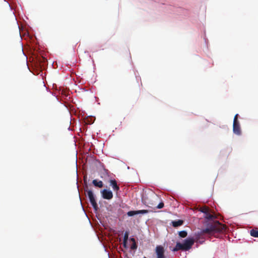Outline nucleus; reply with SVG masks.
I'll return each mask as SVG.
<instances>
[{"mask_svg":"<svg viewBox=\"0 0 258 258\" xmlns=\"http://www.w3.org/2000/svg\"><path fill=\"white\" fill-rule=\"evenodd\" d=\"M123 245L124 248H127V241H123Z\"/></svg>","mask_w":258,"mask_h":258,"instance_id":"nucleus-19","label":"nucleus"},{"mask_svg":"<svg viewBox=\"0 0 258 258\" xmlns=\"http://www.w3.org/2000/svg\"><path fill=\"white\" fill-rule=\"evenodd\" d=\"M137 247H138V246L137 245L136 242H133L131 246V248L132 249L135 250L137 248Z\"/></svg>","mask_w":258,"mask_h":258,"instance_id":"nucleus-18","label":"nucleus"},{"mask_svg":"<svg viewBox=\"0 0 258 258\" xmlns=\"http://www.w3.org/2000/svg\"><path fill=\"white\" fill-rule=\"evenodd\" d=\"M142 200L145 205L153 208L157 205L159 197L154 192L151 190L143 194Z\"/></svg>","mask_w":258,"mask_h":258,"instance_id":"nucleus-2","label":"nucleus"},{"mask_svg":"<svg viewBox=\"0 0 258 258\" xmlns=\"http://www.w3.org/2000/svg\"><path fill=\"white\" fill-rule=\"evenodd\" d=\"M205 214V218L208 220H212L215 218V217L213 215H212L209 213V211Z\"/></svg>","mask_w":258,"mask_h":258,"instance_id":"nucleus-13","label":"nucleus"},{"mask_svg":"<svg viewBox=\"0 0 258 258\" xmlns=\"http://www.w3.org/2000/svg\"><path fill=\"white\" fill-rule=\"evenodd\" d=\"M157 258H166L164 255L165 250L162 245H157L155 248Z\"/></svg>","mask_w":258,"mask_h":258,"instance_id":"nucleus-6","label":"nucleus"},{"mask_svg":"<svg viewBox=\"0 0 258 258\" xmlns=\"http://www.w3.org/2000/svg\"><path fill=\"white\" fill-rule=\"evenodd\" d=\"M187 233L185 231H181L179 232V235L182 238L185 237L187 236Z\"/></svg>","mask_w":258,"mask_h":258,"instance_id":"nucleus-15","label":"nucleus"},{"mask_svg":"<svg viewBox=\"0 0 258 258\" xmlns=\"http://www.w3.org/2000/svg\"><path fill=\"white\" fill-rule=\"evenodd\" d=\"M250 234L254 237H258V229H252L250 231Z\"/></svg>","mask_w":258,"mask_h":258,"instance_id":"nucleus-12","label":"nucleus"},{"mask_svg":"<svg viewBox=\"0 0 258 258\" xmlns=\"http://www.w3.org/2000/svg\"><path fill=\"white\" fill-rule=\"evenodd\" d=\"M92 183L95 186L98 187L99 188H101L103 186V182L101 180L98 181L96 179H94L92 181Z\"/></svg>","mask_w":258,"mask_h":258,"instance_id":"nucleus-10","label":"nucleus"},{"mask_svg":"<svg viewBox=\"0 0 258 258\" xmlns=\"http://www.w3.org/2000/svg\"><path fill=\"white\" fill-rule=\"evenodd\" d=\"M225 228L224 225L221 224L218 221H213L207 225V227L200 232V235L208 234L213 235L216 233L222 232Z\"/></svg>","mask_w":258,"mask_h":258,"instance_id":"nucleus-1","label":"nucleus"},{"mask_svg":"<svg viewBox=\"0 0 258 258\" xmlns=\"http://www.w3.org/2000/svg\"><path fill=\"white\" fill-rule=\"evenodd\" d=\"M129 232L125 231L124 234L123 241H127L128 238Z\"/></svg>","mask_w":258,"mask_h":258,"instance_id":"nucleus-16","label":"nucleus"},{"mask_svg":"<svg viewBox=\"0 0 258 258\" xmlns=\"http://www.w3.org/2000/svg\"><path fill=\"white\" fill-rule=\"evenodd\" d=\"M110 185L112 186L113 190L117 191L119 190V185L117 184L116 181L115 179H110L109 181Z\"/></svg>","mask_w":258,"mask_h":258,"instance_id":"nucleus-9","label":"nucleus"},{"mask_svg":"<svg viewBox=\"0 0 258 258\" xmlns=\"http://www.w3.org/2000/svg\"><path fill=\"white\" fill-rule=\"evenodd\" d=\"M183 224V221L181 220H178L177 221H174L172 222V225L174 227H177L178 226H181Z\"/></svg>","mask_w":258,"mask_h":258,"instance_id":"nucleus-11","label":"nucleus"},{"mask_svg":"<svg viewBox=\"0 0 258 258\" xmlns=\"http://www.w3.org/2000/svg\"><path fill=\"white\" fill-rule=\"evenodd\" d=\"M143 258H147V257H144Z\"/></svg>","mask_w":258,"mask_h":258,"instance_id":"nucleus-21","label":"nucleus"},{"mask_svg":"<svg viewBox=\"0 0 258 258\" xmlns=\"http://www.w3.org/2000/svg\"><path fill=\"white\" fill-rule=\"evenodd\" d=\"M194 243V240L193 238H187L184 240L183 243L177 242L173 251H177L179 250H188L191 248Z\"/></svg>","mask_w":258,"mask_h":258,"instance_id":"nucleus-3","label":"nucleus"},{"mask_svg":"<svg viewBox=\"0 0 258 258\" xmlns=\"http://www.w3.org/2000/svg\"><path fill=\"white\" fill-rule=\"evenodd\" d=\"M85 191L87 192L88 197L89 199L90 202L93 207V208L97 210L98 209V205L95 201V197L92 190L88 189V188L85 189Z\"/></svg>","mask_w":258,"mask_h":258,"instance_id":"nucleus-5","label":"nucleus"},{"mask_svg":"<svg viewBox=\"0 0 258 258\" xmlns=\"http://www.w3.org/2000/svg\"><path fill=\"white\" fill-rule=\"evenodd\" d=\"M130 240L133 243V242H136V240L134 238H131L130 239Z\"/></svg>","mask_w":258,"mask_h":258,"instance_id":"nucleus-20","label":"nucleus"},{"mask_svg":"<svg viewBox=\"0 0 258 258\" xmlns=\"http://www.w3.org/2000/svg\"><path fill=\"white\" fill-rule=\"evenodd\" d=\"M209 210H210V209L208 207L204 206V207H201L199 211L204 214H206L208 212H209Z\"/></svg>","mask_w":258,"mask_h":258,"instance_id":"nucleus-14","label":"nucleus"},{"mask_svg":"<svg viewBox=\"0 0 258 258\" xmlns=\"http://www.w3.org/2000/svg\"><path fill=\"white\" fill-rule=\"evenodd\" d=\"M102 197L106 200H111L113 198V194L111 190L103 189L101 191Z\"/></svg>","mask_w":258,"mask_h":258,"instance_id":"nucleus-7","label":"nucleus"},{"mask_svg":"<svg viewBox=\"0 0 258 258\" xmlns=\"http://www.w3.org/2000/svg\"><path fill=\"white\" fill-rule=\"evenodd\" d=\"M149 212L148 210H138V211H130L127 213V215L128 216H133L135 215H137L139 214H147Z\"/></svg>","mask_w":258,"mask_h":258,"instance_id":"nucleus-8","label":"nucleus"},{"mask_svg":"<svg viewBox=\"0 0 258 258\" xmlns=\"http://www.w3.org/2000/svg\"><path fill=\"white\" fill-rule=\"evenodd\" d=\"M164 207V203L161 202V203H160L158 205H156L155 207H154L153 208H156V209H161L162 208H163Z\"/></svg>","mask_w":258,"mask_h":258,"instance_id":"nucleus-17","label":"nucleus"},{"mask_svg":"<svg viewBox=\"0 0 258 258\" xmlns=\"http://www.w3.org/2000/svg\"><path fill=\"white\" fill-rule=\"evenodd\" d=\"M238 114H236L234 117L233 123V131L235 134L240 135L241 134V129L240 123L238 120Z\"/></svg>","mask_w":258,"mask_h":258,"instance_id":"nucleus-4","label":"nucleus"}]
</instances>
